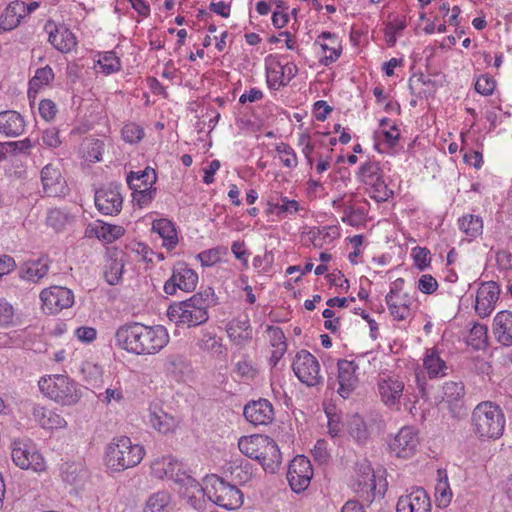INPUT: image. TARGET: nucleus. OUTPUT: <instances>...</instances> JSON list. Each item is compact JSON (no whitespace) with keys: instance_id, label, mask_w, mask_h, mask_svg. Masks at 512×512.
<instances>
[{"instance_id":"nucleus-4","label":"nucleus","mask_w":512,"mask_h":512,"mask_svg":"<svg viewBox=\"0 0 512 512\" xmlns=\"http://www.w3.org/2000/svg\"><path fill=\"white\" fill-rule=\"evenodd\" d=\"M38 385L44 395L63 406L75 405L82 396L77 383L66 375L41 378Z\"/></svg>"},{"instance_id":"nucleus-41","label":"nucleus","mask_w":512,"mask_h":512,"mask_svg":"<svg viewBox=\"0 0 512 512\" xmlns=\"http://www.w3.org/2000/svg\"><path fill=\"white\" fill-rule=\"evenodd\" d=\"M151 425L161 433H167L172 431L176 427V421L174 417L161 412L151 413L150 415Z\"/></svg>"},{"instance_id":"nucleus-35","label":"nucleus","mask_w":512,"mask_h":512,"mask_svg":"<svg viewBox=\"0 0 512 512\" xmlns=\"http://www.w3.org/2000/svg\"><path fill=\"white\" fill-rule=\"evenodd\" d=\"M48 272V266L41 264L39 261H31L24 263L20 268V277L22 279L37 282L43 278Z\"/></svg>"},{"instance_id":"nucleus-25","label":"nucleus","mask_w":512,"mask_h":512,"mask_svg":"<svg viewBox=\"0 0 512 512\" xmlns=\"http://www.w3.org/2000/svg\"><path fill=\"white\" fill-rule=\"evenodd\" d=\"M269 436L252 435L241 437L238 442L239 450L251 459L259 460L267 445Z\"/></svg>"},{"instance_id":"nucleus-57","label":"nucleus","mask_w":512,"mask_h":512,"mask_svg":"<svg viewBox=\"0 0 512 512\" xmlns=\"http://www.w3.org/2000/svg\"><path fill=\"white\" fill-rule=\"evenodd\" d=\"M198 346L205 351H218L221 348V343L214 334L205 332L199 338Z\"/></svg>"},{"instance_id":"nucleus-16","label":"nucleus","mask_w":512,"mask_h":512,"mask_svg":"<svg viewBox=\"0 0 512 512\" xmlns=\"http://www.w3.org/2000/svg\"><path fill=\"white\" fill-rule=\"evenodd\" d=\"M419 444L417 433L412 427H403L390 442L389 447L397 457L407 458L413 455Z\"/></svg>"},{"instance_id":"nucleus-45","label":"nucleus","mask_w":512,"mask_h":512,"mask_svg":"<svg viewBox=\"0 0 512 512\" xmlns=\"http://www.w3.org/2000/svg\"><path fill=\"white\" fill-rule=\"evenodd\" d=\"M276 152L281 155V161L284 166L288 168L296 167L297 166V156L293 148L288 145L287 143L281 142L279 143L276 148Z\"/></svg>"},{"instance_id":"nucleus-53","label":"nucleus","mask_w":512,"mask_h":512,"mask_svg":"<svg viewBox=\"0 0 512 512\" xmlns=\"http://www.w3.org/2000/svg\"><path fill=\"white\" fill-rule=\"evenodd\" d=\"M67 221V216L60 209H51L48 212L46 222L48 226L52 227L56 231L61 230Z\"/></svg>"},{"instance_id":"nucleus-10","label":"nucleus","mask_w":512,"mask_h":512,"mask_svg":"<svg viewBox=\"0 0 512 512\" xmlns=\"http://www.w3.org/2000/svg\"><path fill=\"white\" fill-rule=\"evenodd\" d=\"M43 308L50 314L58 313L63 309L70 308L74 303L73 292L61 286H52L40 293Z\"/></svg>"},{"instance_id":"nucleus-52","label":"nucleus","mask_w":512,"mask_h":512,"mask_svg":"<svg viewBox=\"0 0 512 512\" xmlns=\"http://www.w3.org/2000/svg\"><path fill=\"white\" fill-rule=\"evenodd\" d=\"M98 63L106 74L117 72L121 67L119 59L113 52H107Z\"/></svg>"},{"instance_id":"nucleus-56","label":"nucleus","mask_w":512,"mask_h":512,"mask_svg":"<svg viewBox=\"0 0 512 512\" xmlns=\"http://www.w3.org/2000/svg\"><path fill=\"white\" fill-rule=\"evenodd\" d=\"M496 87V82L493 78L486 75L480 76L475 83V90L482 95H491Z\"/></svg>"},{"instance_id":"nucleus-28","label":"nucleus","mask_w":512,"mask_h":512,"mask_svg":"<svg viewBox=\"0 0 512 512\" xmlns=\"http://www.w3.org/2000/svg\"><path fill=\"white\" fill-rule=\"evenodd\" d=\"M258 461L266 472L275 473L279 469L282 455L278 445L271 437L267 440V445Z\"/></svg>"},{"instance_id":"nucleus-49","label":"nucleus","mask_w":512,"mask_h":512,"mask_svg":"<svg viewBox=\"0 0 512 512\" xmlns=\"http://www.w3.org/2000/svg\"><path fill=\"white\" fill-rule=\"evenodd\" d=\"M412 256L414 265L421 271L427 269L430 266L431 258L430 251L426 247H415L412 250Z\"/></svg>"},{"instance_id":"nucleus-39","label":"nucleus","mask_w":512,"mask_h":512,"mask_svg":"<svg viewBox=\"0 0 512 512\" xmlns=\"http://www.w3.org/2000/svg\"><path fill=\"white\" fill-rule=\"evenodd\" d=\"M165 477L173 480L174 482L184 486L186 481H184L185 477H191L188 475L183 469L182 464L177 460L166 457V472Z\"/></svg>"},{"instance_id":"nucleus-31","label":"nucleus","mask_w":512,"mask_h":512,"mask_svg":"<svg viewBox=\"0 0 512 512\" xmlns=\"http://www.w3.org/2000/svg\"><path fill=\"white\" fill-rule=\"evenodd\" d=\"M152 231L160 235L164 240V245L169 249H173L176 246L178 242L177 232L170 220L165 218L154 220Z\"/></svg>"},{"instance_id":"nucleus-48","label":"nucleus","mask_w":512,"mask_h":512,"mask_svg":"<svg viewBox=\"0 0 512 512\" xmlns=\"http://www.w3.org/2000/svg\"><path fill=\"white\" fill-rule=\"evenodd\" d=\"M156 190V187L153 186L132 190L133 202H135L139 207L147 206L154 199Z\"/></svg>"},{"instance_id":"nucleus-20","label":"nucleus","mask_w":512,"mask_h":512,"mask_svg":"<svg viewBox=\"0 0 512 512\" xmlns=\"http://www.w3.org/2000/svg\"><path fill=\"white\" fill-rule=\"evenodd\" d=\"M359 471L361 474L357 478L358 491L366 493L365 501L371 503L376 496H383L384 489L382 488L385 485L377 490L376 476L370 465H361Z\"/></svg>"},{"instance_id":"nucleus-8","label":"nucleus","mask_w":512,"mask_h":512,"mask_svg":"<svg viewBox=\"0 0 512 512\" xmlns=\"http://www.w3.org/2000/svg\"><path fill=\"white\" fill-rule=\"evenodd\" d=\"M313 477V468L310 460L303 456H296L289 464L287 480L291 489L300 493L308 488Z\"/></svg>"},{"instance_id":"nucleus-2","label":"nucleus","mask_w":512,"mask_h":512,"mask_svg":"<svg viewBox=\"0 0 512 512\" xmlns=\"http://www.w3.org/2000/svg\"><path fill=\"white\" fill-rule=\"evenodd\" d=\"M472 431L479 439H498L505 427L502 409L493 402L479 403L471 415Z\"/></svg>"},{"instance_id":"nucleus-23","label":"nucleus","mask_w":512,"mask_h":512,"mask_svg":"<svg viewBox=\"0 0 512 512\" xmlns=\"http://www.w3.org/2000/svg\"><path fill=\"white\" fill-rule=\"evenodd\" d=\"M493 333L503 346L512 345V312L500 311L494 318Z\"/></svg>"},{"instance_id":"nucleus-34","label":"nucleus","mask_w":512,"mask_h":512,"mask_svg":"<svg viewBox=\"0 0 512 512\" xmlns=\"http://www.w3.org/2000/svg\"><path fill=\"white\" fill-rule=\"evenodd\" d=\"M227 332L231 338L239 339L243 342L251 340L252 328L248 317L244 316L243 320L237 319L232 321L228 326Z\"/></svg>"},{"instance_id":"nucleus-46","label":"nucleus","mask_w":512,"mask_h":512,"mask_svg":"<svg viewBox=\"0 0 512 512\" xmlns=\"http://www.w3.org/2000/svg\"><path fill=\"white\" fill-rule=\"evenodd\" d=\"M394 293L395 290L391 289L390 293L387 294L385 298L390 314L393 316L395 320H405L410 315V309L406 304L399 306L393 303L392 298Z\"/></svg>"},{"instance_id":"nucleus-7","label":"nucleus","mask_w":512,"mask_h":512,"mask_svg":"<svg viewBox=\"0 0 512 512\" xmlns=\"http://www.w3.org/2000/svg\"><path fill=\"white\" fill-rule=\"evenodd\" d=\"M292 368L297 378L307 386H316L322 381L319 362L307 350L297 353Z\"/></svg>"},{"instance_id":"nucleus-60","label":"nucleus","mask_w":512,"mask_h":512,"mask_svg":"<svg viewBox=\"0 0 512 512\" xmlns=\"http://www.w3.org/2000/svg\"><path fill=\"white\" fill-rule=\"evenodd\" d=\"M438 288L436 279L430 274H424L418 281V289L424 294H432Z\"/></svg>"},{"instance_id":"nucleus-37","label":"nucleus","mask_w":512,"mask_h":512,"mask_svg":"<svg viewBox=\"0 0 512 512\" xmlns=\"http://www.w3.org/2000/svg\"><path fill=\"white\" fill-rule=\"evenodd\" d=\"M487 331L485 325L479 323L474 324L467 336V344L475 350L485 349L488 345Z\"/></svg>"},{"instance_id":"nucleus-64","label":"nucleus","mask_w":512,"mask_h":512,"mask_svg":"<svg viewBox=\"0 0 512 512\" xmlns=\"http://www.w3.org/2000/svg\"><path fill=\"white\" fill-rule=\"evenodd\" d=\"M57 109L53 101L44 99L39 104V113L46 121L53 119L56 115Z\"/></svg>"},{"instance_id":"nucleus-32","label":"nucleus","mask_w":512,"mask_h":512,"mask_svg":"<svg viewBox=\"0 0 512 512\" xmlns=\"http://www.w3.org/2000/svg\"><path fill=\"white\" fill-rule=\"evenodd\" d=\"M48 40L53 47L63 53L71 51L76 46V38L68 29L51 31Z\"/></svg>"},{"instance_id":"nucleus-51","label":"nucleus","mask_w":512,"mask_h":512,"mask_svg":"<svg viewBox=\"0 0 512 512\" xmlns=\"http://www.w3.org/2000/svg\"><path fill=\"white\" fill-rule=\"evenodd\" d=\"M144 136L143 129L134 123L126 124L122 128V137L124 141L128 143H137L139 142Z\"/></svg>"},{"instance_id":"nucleus-33","label":"nucleus","mask_w":512,"mask_h":512,"mask_svg":"<svg viewBox=\"0 0 512 512\" xmlns=\"http://www.w3.org/2000/svg\"><path fill=\"white\" fill-rule=\"evenodd\" d=\"M347 429L350 436L360 444L365 443L369 438L367 425L358 414L350 416L347 421Z\"/></svg>"},{"instance_id":"nucleus-59","label":"nucleus","mask_w":512,"mask_h":512,"mask_svg":"<svg viewBox=\"0 0 512 512\" xmlns=\"http://www.w3.org/2000/svg\"><path fill=\"white\" fill-rule=\"evenodd\" d=\"M185 366V358L180 354H171L166 357L165 368L168 372H181Z\"/></svg>"},{"instance_id":"nucleus-55","label":"nucleus","mask_w":512,"mask_h":512,"mask_svg":"<svg viewBox=\"0 0 512 512\" xmlns=\"http://www.w3.org/2000/svg\"><path fill=\"white\" fill-rule=\"evenodd\" d=\"M380 170L379 163L368 161L361 165L359 174L364 178L363 181L368 183V179L372 182L374 177H381L379 174Z\"/></svg>"},{"instance_id":"nucleus-44","label":"nucleus","mask_w":512,"mask_h":512,"mask_svg":"<svg viewBox=\"0 0 512 512\" xmlns=\"http://www.w3.org/2000/svg\"><path fill=\"white\" fill-rule=\"evenodd\" d=\"M460 229L471 237H476L482 232L483 223L480 217L474 215L464 216L459 220Z\"/></svg>"},{"instance_id":"nucleus-30","label":"nucleus","mask_w":512,"mask_h":512,"mask_svg":"<svg viewBox=\"0 0 512 512\" xmlns=\"http://www.w3.org/2000/svg\"><path fill=\"white\" fill-rule=\"evenodd\" d=\"M277 65L279 71L267 68V83L270 87H274L277 82L279 86H285L297 73V67L292 63L282 65L278 62Z\"/></svg>"},{"instance_id":"nucleus-54","label":"nucleus","mask_w":512,"mask_h":512,"mask_svg":"<svg viewBox=\"0 0 512 512\" xmlns=\"http://www.w3.org/2000/svg\"><path fill=\"white\" fill-rule=\"evenodd\" d=\"M372 186L377 193L372 197L378 202H384L393 196V191L388 189L381 177H377L375 181L372 182Z\"/></svg>"},{"instance_id":"nucleus-43","label":"nucleus","mask_w":512,"mask_h":512,"mask_svg":"<svg viewBox=\"0 0 512 512\" xmlns=\"http://www.w3.org/2000/svg\"><path fill=\"white\" fill-rule=\"evenodd\" d=\"M54 78V73L51 67L45 66L36 70L35 76L29 82V90L28 94L31 95L32 90H37V88L49 84L51 80Z\"/></svg>"},{"instance_id":"nucleus-40","label":"nucleus","mask_w":512,"mask_h":512,"mask_svg":"<svg viewBox=\"0 0 512 512\" xmlns=\"http://www.w3.org/2000/svg\"><path fill=\"white\" fill-rule=\"evenodd\" d=\"M124 269V263L122 259L111 258L107 265L106 270L104 272V276L106 281L110 285H116L122 278V273Z\"/></svg>"},{"instance_id":"nucleus-19","label":"nucleus","mask_w":512,"mask_h":512,"mask_svg":"<svg viewBox=\"0 0 512 512\" xmlns=\"http://www.w3.org/2000/svg\"><path fill=\"white\" fill-rule=\"evenodd\" d=\"M243 414L253 425H267L274 418L272 404L267 399H259L245 405Z\"/></svg>"},{"instance_id":"nucleus-58","label":"nucleus","mask_w":512,"mask_h":512,"mask_svg":"<svg viewBox=\"0 0 512 512\" xmlns=\"http://www.w3.org/2000/svg\"><path fill=\"white\" fill-rule=\"evenodd\" d=\"M282 200H283L282 205L272 204L271 202H269L268 203V205H269L268 212L273 213L274 210L277 209V213L281 214V213H286V212L293 213V212H297L299 210V204L297 201L288 200L286 197H284Z\"/></svg>"},{"instance_id":"nucleus-6","label":"nucleus","mask_w":512,"mask_h":512,"mask_svg":"<svg viewBox=\"0 0 512 512\" xmlns=\"http://www.w3.org/2000/svg\"><path fill=\"white\" fill-rule=\"evenodd\" d=\"M208 308L189 299L171 304L167 315L170 320L187 324L188 326H198L208 321Z\"/></svg>"},{"instance_id":"nucleus-11","label":"nucleus","mask_w":512,"mask_h":512,"mask_svg":"<svg viewBox=\"0 0 512 512\" xmlns=\"http://www.w3.org/2000/svg\"><path fill=\"white\" fill-rule=\"evenodd\" d=\"M120 185L110 183L108 186L95 192V205L99 211L106 215L118 214L122 209L123 198Z\"/></svg>"},{"instance_id":"nucleus-18","label":"nucleus","mask_w":512,"mask_h":512,"mask_svg":"<svg viewBox=\"0 0 512 512\" xmlns=\"http://www.w3.org/2000/svg\"><path fill=\"white\" fill-rule=\"evenodd\" d=\"M500 294L499 286L494 281H488L481 285L477 291L475 311L484 318L488 316L494 309Z\"/></svg>"},{"instance_id":"nucleus-61","label":"nucleus","mask_w":512,"mask_h":512,"mask_svg":"<svg viewBox=\"0 0 512 512\" xmlns=\"http://www.w3.org/2000/svg\"><path fill=\"white\" fill-rule=\"evenodd\" d=\"M192 302H197L200 305H203L206 308H209L210 305L215 303L214 290L211 287H208L205 290L194 294L192 296Z\"/></svg>"},{"instance_id":"nucleus-63","label":"nucleus","mask_w":512,"mask_h":512,"mask_svg":"<svg viewBox=\"0 0 512 512\" xmlns=\"http://www.w3.org/2000/svg\"><path fill=\"white\" fill-rule=\"evenodd\" d=\"M43 143L52 148H56L61 144V140L59 138V131L55 127H51L46 129L42 135Z\"/></svg>"},{"instance_id":"nucleus-24","label":"nucleus","mask_w":512,"mask_h":512,"mask_svg":"<svg viewBox=\"0 0 512 512\" xmlns=\"http://www.w3.org/2000/svg\"><path fill=\"white\" fill-rule=\"evenodd\" d=\"M25 15L26 4L24 2H11L0 16V29L3 31L13 30Z\"/></svg>"},{"instance_id":"nucleus-29","label":"nucleus","mask_w":512,"mask_h":512,"mask_svg":"<svg viewBox=\"0 0 512 512\" xmlns=\"http://www.w3.org/2000/svg\"><path fill=\"white\" fill-rule=\"evenodd\" d=\"M127 184L131 190L143 189L156 183L157 175L153 168L146 167L142 171H131L127 175Z\"/></svg>"},{"instance_id":"nucleus-26","label":"nucleus","mask_w":512,"mask_h":512,"mask_svg":"<svg viewBox=\"0 0 512 512\" xmlns=\"http://www.w3.org/2000/svg\"><path fill=\"white\" fill-rule=\"evenodd\" d=\"M34 420L44 429H59L66 426V420L58 413L40 405L33 407Z\"/></svg>"},{"instance_id":"nucleus-3","label":"nucleus","mask_w":512,"mask_h":512,"mask_svg":"<svg viewBox=\"0 0 512 512\" xmlns=\"http://www.w3.org/2000/svg\"><path fill=\"white\" fill-rule=\"evenodd\" d=\"M145 455L143 446L132 444L130 438L121 436L113 439L106 450V464L116 472L138 465Z\"/></svg>"},{"instance_id":"nucleus-9","label":"nucleus","mask_w":512,"mask_h":512,"mask_svg":"<svg viewBox=\"0 0 512 512\" xmlns=\"http://www.w3.org/2000/svg\"><path fill=\"white\" fill-rule=\"evenodd\" d=\"M197 282V273L186 263L179 262L174 266L170 279L165 282L164 291L168 295L175 294L177 289L191 292L196 288Z\"/></svg>"},{"instance_id":"nucleus-47","label":"nucleus","mask_w":512,"mask_h":512,"mask_svg":"<svg viewBox=\"0 0 512 512\" xmlns=\"http://www.w3.org/2000/svg\"><path fill=\"white\" fill-rule=\"evenodd\" d=\"M273 337L275 341H278V343H272L273 346H276L277 349L272 352V355L270 357V361L273 363V365H276L277 362L281 359L283 354L286 351L287 344L285 342V336L284 333L280 328H274L273 329Z\"/></svg>"},{"instance_id":"nucleus-5","label":"nucleus","mask_w":512,"mask_h":512,"mask_svg":"<svg viewBox=\"0 0 512 512\" xmlns=\"http://www.w3.org/2000/svg\"><path fill=\"white\" fill-rule=\"evenodd\" d=\"M212 489L208 497L216 505L227 510H235L243 504V494L236 485H232L223 478L212 475L210 478Z\"/></svg>"},{"instance_id":"nucleus-1","label":"nucleus","mask_w":512,"mask_h":512,"mask_svg":"<svg viewBox=\"0 0 512 512\" xmlns=\"http://www.w3.org/2000/svg\"><path fill=\"white\" fill-rule=\"evenodd\" d=\"M116 344L123 350L136 355H153L169 342V335L161 325L147 326L130 322L120 326L115 333Z\"/></svg>"},{"instance_id":"nucleus-36","label":"nucleus","mask_w":512,"mask_h":512,"mask_svg":"<svg viewBox=\"0 0 512 512\" xmlns=\"http://www.w3.org/2000/svg\"><path fill=\"white\" fill-rule=\"evenodd\" d=\"M96 237L106 243H112L124 235L125 229L119 225L101 223L93 229Z\"/></svg>"},{"instance_id":"nucleus-62","label":"nucleus","mask_w":512,"mask_h":512,"mask_svg":"<svg viewBox=\"0 0 512 512\" xmlns=\"http://www.w3.org/2000/svg\"><path fill=\"white\" fill-rule=\"evenodd\" d=\"M198 258L203 266H212L220 261V252L217 248H212L199 253Z\"/></svg>"},{"instance_id":"nucleus-50","label":"nucleus","mask_w":512,"mask_h":512,"mask_svg":"<svg viewBox=\"0 0 512 512\" xmlns=\"http://www.w3.org/2000/svg\"><path fill=\"white\" fill-rule=\"evenodd\" d=\"M436 500L439 507H446L452 497V492L450 490V487L448 485V479L447 476H445V480H440L438 484L436 485Z\"/></svg>"},{"instance_id":"nucleus-17","label":"nucleus","mask_w":512,"mask_h":512,"mask_svg":"<svg viewBox=\"0 0 512 512\" xmlns=\"http://www.w3.org/2000/svg\"><path fill=\"white\" fill-rule=\"evenodd\" d=\"M397 512H431V501L423 488H416L411 493L399 497Z\"/></svg>"},{"instance_id":"nucleus-38","label":"nucleus","mask_w":512,"mask_h":512,"mask_svg":"<svg viewBox=\"0 0 512 512\" xmlns=\"http://www.w3.org/2000/svg\"><path fill=\"white\" fill-rule=\"evenodd\" d=\"M170 495L168 492L159 491L148 499L144 512H169L168 504Z\"/></svg>"},{"instance_id":"nucleus-14","label":"nucleus","mask_w":512,"mask_h":512,"mask_svg":"<svg viewBox=\"0 0 512 512\" xmlns=\"http://www.w3.org/2000/svg\"><path fill=\"white\" fill-rule=\"evenodd\" d=\"M12 460L21 469H32L42 471L45 469V462L42 455L29 448L26 444L15 442L11 452Z\"/></svg>"},{"instance_id":"nucleus-21","label":"nucleus","mask_w":512,"mask_h":512,"mask_svg":"<svg viewBox=\"0 0 512 512\" xmlns=\"http://www.w3.org/2000/svg\"><path fill=\"white\" fill-rule=\"evenodd\" d=\"M378 391L382 401L386 405L393 406L399 402L403 394L404 383L398 378L389 376L378 382Z\"/></svg>"},{"instance_id":"nucleus-12","label":"nucleus","mask_w":512,"mask_h":512,"mask_svg":"<svg viewBox=\"0 0 512 512\" xmlns=\"http://www.w3.org/2000/svg\"><path fill=\"white\" fill-rule=\"evenodd\" d=\"M41 182L45 194L49 197H64L69 193V187L60 169L53 164H47L43 167Z\"/></svg>"},{"instance_id":"nucleus-13","label":"nucleus","mask_w":512,"mask_h":512,"mask_svg":"<svg viewBox=\"0 0 512 512\" xmlns=\"http://www.w3.org/2000/svg\"><path fill=\"white\" fill-rule=\"evenodd\" d=\"M464 385L462 382L449 381L443 386V401L448 404V409L453 418L461 419L467 414L464 406Z\"/></svg>"},{"instance_id":"nucleus-27","label":"nucleus","mask_w":512,"mask_h":512,"mask_svg":"<svg viewBox=\"0 0 512 512\" xmlns=\"http://www.w3.org/2000/svg\"><path fill=\"white\" fill-rule=\"evenodd\" d=\"M186 484L180 494L187 499L188 504L196 510H202L205 507V490L201 484L192 477H185Z\"/></svg>"},{"instance_id":"nucleus-15","label":"nucleus","mask_w":512,"mask_h":512,"mask_svg":"<svg viewBox=\"0 0 512 512\" xmlns=\"http://www.w3.org/2000/svg\"><path fill=\"white\" fill-rule=\"evenodd\" d=\"M337 367L339 383L337 392L341 397L346 399L358 386L359 379L356 371L359 367L354 361L345 359L338 360Z\"/></svg>"},{"instance_id":"nucleus-22","label":"nucleus","mask_w":512,"mask_h":512,"mask_svg":"<svg viewBox=\"0 0 512 512\" xmlns=\"http://www.w3.org/2000/svg\"><path fill=\"white\" fill-rule=\"evenodd\" d=\"M25 131V121L20 113L13 110L0 112V133L17 137Z\"/></svg>"},{"instance_id":"nucleus-42","label":"nucleus","mask_w":512,"mask_h":512,"mask_svg":"<svg viewBox=\"0 0 512 512\" xmlns=\"http://www.w3.org/2000/svg\"><path fill=\"white\" fill-rule=\"evenodd\" d=\"M424 367L430 378L444 375V370L447 369L445 362L434 352L426 355L424 359Z\"/></svg>"}]
</instances>
